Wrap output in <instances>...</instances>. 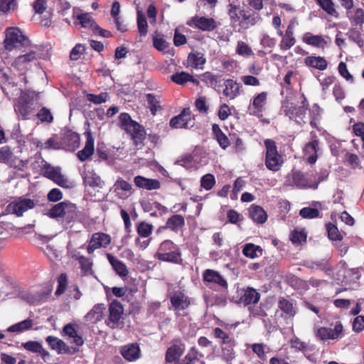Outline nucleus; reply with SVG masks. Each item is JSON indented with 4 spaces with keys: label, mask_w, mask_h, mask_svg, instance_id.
Segmentation results:
<instances>
[{
    "label": "nucleus",
    "mask_w": 364,
    "mask_h": 364,
    "mask_svg": "<svg viewBox=\"0 0 364 364\" xmlns=\"http://www.w3.org/2000/svg\"><path fill=\"white\" fill-rule=\"evenodd\" d=\"M242 254L250 259H255L262 256V249L253 243H247L242 247Z\"/></svg>",
    "instance_id": "nucleus-40"
},
{
    "label": "nucleus",
    "mask_w": 364,
    "mask_h": 364,
    "mask_svg": "<svg viewBox=\"0 0 364 364\" xmlns=\"http://www.w3.org/2000/svg\"><path fill=\"white\" fill-rule=\"evenodd\" d=\"M304 64L307 67L324 70L328 67V62L324 57L310 55L304 58Z\"/></svg>",
    "instance_id": "nucleus-28"
},
{
    "label": "nucleus",
    "mask_w": 364,
    "mask_h": 364,
    "mask_svg": "<svg viewBox=\"0 0 364 364\" xmlns=\"http://www.w3.org/2000/svg\"><path fill=\"white\" fill-rule=\"evenodd\" d=\"M309 102L304 95H301L299 100H293L286 97L282 101L281 114L288 117L289 120L302 126L307 122V110Z\"/></svg>",
    "instance_id": "nucleus-2"
},
{
    "label": "nucleus",
    "mask_w": 364,
    "mask_h": 364,
    "mask_svg": "<svg viewBox=\"0 0 364 364\" xmlns=\"http://www.w3.org/2000/svg\"><path fill=\"white\" fill-rule=\"evenodd\" d=\"M235 52L237 55L246 58L254 55V52L250 46L242 41H237Z\"/></svg>",
    "instance_id": "nucleus-50"
},
{
    "label": "nucleus",
    "mask_w": 364,
    "mask_h": 364,
    "mask_svg": "<svg viewBox=\"0 0 364 364\" xmlns=\"http://www.w3.org/2000/svg\"><path fill=\"white\" fill-rule=\"evenodd\" d=\"M203 277L205 282L217 284L224 289L228 288L227 281L217 271L206 269L203 273Z\"/></svg>",
    "instance_id": "nucleus-24"
},
{
    "label": "nucleus",
    "mask_w": 364,
    "mask_h": 364,
    "mask_svg": "<svg viewBox=\"0 0 364 364\" xmlns=\"http://www.w3.org/2000/svg\"><path fill=\"white\" fill-rule=\"evenodd\" d=\"M128 132L132 133V137L136 145L142 144L146 136V132L144 129L140 124L136 123L133 127H132V129L128 130Z\"/></svg>",
    "instance_id": "nucleus-47"
},
{
    "label": "nucleus",
    "mask_w": 364,
    "mask_h": 364,
    "mask_svg": "<svg viewBox=\"0 0 364 364\" xmlns=\"http://www.w3.org/2000/svg\"><path fill=\"white\" fill-rule=\"evenodd\" d=\"M260 298L259 294L253 288L248 287L240 296V303L245 306L256 304Z\"/></svg>",
    "instance_id": "nucleus-34"
},
{
    "label": "nucleus",
    "mask_w": 364,
    "mask_h": 364,
    "mask_svg": "<svg viewBox=\"0 0 364 364\" xmlns=\"http://www.w3.org/2000/svg\"><path fill=\"white\" fill-rule=\"evenodd\" d=\"M70 244V242L68 243V247H67L68 255L71 257L75 258L77 260H78L80 265V268L82 272H84L85 273L89 272L92 269V263L91 260L84 256L77 257V255L75 254V251L70 252V250H69Z\"/></svg>",
    "instance_id": "nucleus-43"
},
{
    "label": "nucleus",
    "mask_w": 364,
    "mask_h": 364,
    "mask_svg": "<svg viewBox=\"0 0 364 364\" xmlns=\"http://www.w3.org/2000/svg\"><path fill=\"white\" fill-rule=\"evenodd\" d=\"M107 97L108 95L107 92H102L99 95L88 94L87 95V99L88 101L95 105H100L105 102L107 100Z\"/></svg>",
    "instance_id": "nucleus-64"
},
{
    "label": "nucleus",
    "mask_w": 364,
    "mask_h": 364,
    "mask_svg": "<svg viewBox=\"0 0 364 364\" xmlns=\"http://www.w3.org/2000/svg\"><path fill=\"white\" fill-rule=\"evenodd\" d=\"M312 205L314 207H306L301 209L299 215L302 218L307 219L319 217V210L321 209V204L319 202H314Z\"/></svg>",
    "instance_id": "nucleus-39"
},
{
    "label": "nucleus",
    "mask_w": 364,
    "mask_h": 364,
    "mask_svg": "<svg viewBox=\"0 0 364 364\" xmlns=\"http://www.w3.org/2000/svg\"><path fill=\"white\" fill-rule=\"evenodd\" d=\"M268 94L267 92H262L255 95L250 101L247 112L250 115L262 116L267 105Z\"/></svg>",
    "instance_id": "nucleus-11"
},
{
    "label": "nucleus",
    "mask_w": 364,
    "mask_h": 364,
    "mask_svg": "<svg viewBox=\"0 0 364 364\" xmlns=\"http://www.w3.org/2000/svg\"><path fill=\"white\" fill-rule=\"evenodd\" d=\"M36 58L35 52H29L25 55H22L16 58L13 65L18 70H23L26 68V64L33 61Z\"/></svg>",
    "instance_id": "nucleus-42"
},
{
    "label": "nucleus",
    "mask_w": 364,
    "mask_h": 364,
    "mask_svg": "<svg viewBox=\"0 0 364 364\" xmlns=\"http://www.w3.org/2000/svg\"><path fill=\"white\" fill-rule=\"evenodd\" d=\"M35 207V201L30 198L19 197L11 201L6 207L9 213L21 217L25 212Z\"/></svg>",
    "instance_id": "nucleus-9"
},
{
    "label": "nucleus",
    "mask_w": 364,
    "mask_h": 364,
    "mask_svg": "<svg viewBox=\"0 0 364 364\" xmlns=\"http://www.w3.org/2000/svg\"><path fill=\"white\" fill-rule=\"evenodd\" d=\"M137 28L141 36H145L148 32V23L145 15L141 12L137 11Z\"/></svg>",
    "instance_id": "nucleus-52"
},
{
    "label": "nucleus",
    "mask_w": 364,
    "mask_h": 364,
    "mask_svg": "<svg viewBox=\"0 0 364 364\" xmlns=\"http://www.w3.org/2000/svg\"><path fill=\"white\" fill-rule=\"evenodd\" d=\"M63 144L68 151H73L80 146V136L73 132H68L63 138Z\"/></svg>",
    "instance_id": "nucleus-31"
},
{
    "label": "nucleus",
    "mask_w": 364,
    "mask_h": 364,
    "mask_svg": "<svg viewBox=\"0 0 364 364\" xmlns=\"http://www.w3.org/2000/svg\"><path fill=\"white\" fill-rule=\"evenodd\" d=\"M278 306L285 314L287 318H293L297 312L296 304L293 300L280 298L279 299Z\"/></svg>",
    "instance_id": "nucleus-26"
},
{
    "label": "nucleus",
    "mask_w": 364,
    "mask_h": 364,
    "mask_svg": "<svg viewBox=\"0 0 364 364\" xmlns=\"http://www.w3.org/2000/svg\"><path fill=\"white\" fill-rule=\"evenodd\" d=\"M36 117L42 122L51 123L53 120V117L50 110L46 107H43L38 112L36 111Z\"/></svg>",
    "instance_id": "nucleus-55"
},
{
    "label": "nucleus",
    "mask_w": 364,
    "mask_h": 364,
    "mask_svg": "<svg viewBox=\"0 0 364 364\" xmlns=\"http://www.w3.org/2000/svg\"><path fill=\"white\" fill-rule=\"evenodd\" d=\"M146 98L149 104L150 111L153 114H156V111L160 107L159 100L151 93L146 94Z\"/></svg>",
    "instance_id": "nucleus-60"
},
{
    "label": "nucleus",
    "mask_w": 364,
    "mask_h": 364,
    "mask_svg": "<svg viewBox=\"0 0 364 364\" xmlns=\"http://www.w3.org/2000/svg\"><path fill=\"white\" fill-rule=\"evenodd\" d=\"M215 183V177L210 173L205 174L201 178V186L205 190H210Z\"/></svg>",
    "instance_id": "nucleus-62"
},
{
    "label": "nucleus",
    "mask_w": 364,
    "mask_h": 364,
    "mask_svg": "<svg viewBox=\"0 0 364 364\" xmlns=\"http://www.w3.org/2000/svg\"><path fill=\"white\" fill-rule=\"evenodd\" d=\"M171 302L177 312L186 309L191 304L189 298L181 291L175 292L173 294L171 297Z\"/></svg>",
    "instance_id": "nucleus-25"
},
{
    "label": "nucleus",
    "mask_w": 364,
    "mask_h": 364,
    "mask_svg": "<svg viewBox=\"0 0 364 364\" xmlns=\"http://www.w3.org/2000/svg\"><path fill=\"white\" fill-rule=\"evenodd\" d=\"M132 188V186L128 183L127 181H124L122 178H119L114 183L112 190L116 193V196L119 198H125L127 197L125 194H124L121 191L124 192H130Z\"/></svg>",
    "instance_id": "nucleus-35"
},
{
    "label": "nucleus",
    "mask_w": 364,
    "mask_h": 364,
    "mask_svg": "<svg viewBox=\"0 0 364 364\" xmlns=\"http://www.w3.org/2000/svg\"><path fill=\"white\" fill-rule=\"evenodd\" d=\"M185 350V345L181 340H176L166 353L165 360L166 363H174L179 360Z\"/></svg>",
    "instance_id": "nucleus-20"
},
{
    "label": "nucleus",
    "mask_w": 364,
    "mask_h": 364,
    "mask_svg": "<svg viewBox=\"0 0 364 364\" xmlns=\"http://www.w3.org/2000/svg\"><path fill=\"white\" fill-rule=\"evenodd\" d=\"M193 122L189 109H184L178 116L174 117L170 121V126L172 128H185L193 127Z\"/></svg>",
    "instance_id": "nucleus-19"
},
{
    "label": "nucleus",
    "mask_w": 364,
    "mask_h": 364,
    "mask_svg": "<svg viewBox=\"0 0 364 364\" xmlns=\"http://www.w3.org/2000/svg\"><path fill=\"white\" fill-rule=\"evenodd\" d=\"M123 313V307L118 301H112L109 306V320L113 323L119 321Z\"/></svg>",
    "instance_id": "nucleus-46"
},
{
    "label": "nucleus",
    "mask_w": 364,
    "mask_h": 364,
    "mask_svg": "<svg viewBox=\"0 0 364 364\" xmlns=\"http://www.w3.org/2000/svg\"><path fill=\"white\" fill-rule=\"evenodd\" d=\"M319 6L328 15L337 18L338 13L335 8L333 0H316Z\"/></svg>",
    "instance_id": "nucleus-48"
},
{
    "label": "nucleus",
    "mask_w": 364,
    "mask_h": 364,
    "mask_svg": "<svg viewBox=\"0 0 364 364\" xmlns=\"http://www.w3.org/2000/svg\"><path fill=\"white\" fill-rule=\"evenodd\" d=\"M5 34L6 38L4 43L5 48L8 50L27 46L29 44L28 38L18 28H7L5 31Z\"/></svg>",
    "instance_id": "nucleus-6"
},
{
    "label": "nucleus",
    "mask_w": 364,
    "mask_h": 364,
    "mask_svg": "<svg viewBox=\"0 0 364 364\" xmlns=\"http://www.w3.org/2000/svg\"><path fill=\"white\" fill-rule=\"evenodd\" d=\"M153 46L159 51L164 53L168 52L169 43L161 35H156L153 38Z\"/></svg>",
    "instance_id": "nucleus-51"
},
{
    "label": "nucleus",
    "mask_w": 364,
    "mask_h": 364,
    "mask_svg": "<svg viewBox=\"0 0 364 364\" xmlns=\"http://www.w3.org/2000/svg\"><path fill=\"white\" fill-rule=\"evenodd\" d=\"M27 164L28 161L19 159L18 157L13 155L7 165L11 168L18 169L19 171H23L27 166Z\"/></svg>",
    "instance_id": "nucleus-61"
},
{
    "label": "nucleus",
    "mask_w": 364,
    "mask_h": 364,
    "mask_svg": "<svg viewBox=\"0 0 364 364\" xmlns=\"http://www.w3.org/2000/svg\"><path fill=\"white\" fill-rule=\"evenodd\" d=\"M107 258L118 275L120 277H126L128 275V269L122 261L119 260L109 253L107 254Z\"/></svg>",
    "instance_id": "nucleus-37"
},
{
    "label": "nucleus",
    "mask_w": 364,
    "mask_h": 364,
    "mask_svg": "<svg viewBox=\"0 0 364 364\" xmlns=\"http://www.w3.org/2000/svg\"><path fill=\"white\" fill-rule=\"evenodd\" d=\"M87 140L84 148L79 151L77 157L81 161L89 159L94 153V139L90 132H85Z\"/></svg>",
    "instance_id": "nucleus-27"
},
{
    "label": "nucleus",
    "mask_w": 364,
    "mask_h": 364,
    "mask_svg": "<svg viewBox=\"0 0 364 364\" xmlns=\"http://www.w3.org/2000/svg\"><path fill=\"white\" fill-rule=\"evenodd\" d=\"M154 226L146 222H141L138 224L136 232L139 235L135 240L136 245L141 250H145L151 242L149 236L152 233Z\"/></svg>",
    "instance_id": "nucleus-10"
},
{
    "label": "nucleus",
    "mask_w": 364,
    "mask_h": 364,
    "mask_svg": "<svg viewBox=\"0 0 364 364\" xmlns=\"http://www.w3.org/2000/svg\"><path fill=\"white\" fill-rule=\"evenodd\" d=\"M185 225L184 217L181 215H173L170 217L165 225L164 228H167L177 232L179 230L183 228Z\"/></svg>",
    "instance_id": "nucleus-36"
},
{
    "label": "nucleus",
    "mask_w": 364,
    "mask_h": 364,
    "mask_svg": "<svg viewBox=\"0 0 364 364\" xmlns=\"http://www.w3.org/2000/svg\"><path fill=\"white\" fill-rule=\"evenodd\" d=\"M62 336L71 341L77 346H82L84 344L82 336L80 331V326L75 322L65 325L61 331Z\"/></svg>",
    "instance_id": "nucleus-12"
},
{
    "label": "nucleus",
    "mask_w": 364,
    "mask_h": 364,
    "mask_svg": "<svg viewBox=\"0 0 364 364\" xmlns=\"http://www.w3.org/2000/svg\"><path fill=\"white\" fill-rule=\"evenodd\" d=\"M311 141L307 143L304 148V154L309 164H314L318 158L319 151V143L315 132L310 133Z\"/></svg>",
    "instance_id": "nucleus-17"
},
{
    "label": "nucleus",
    "mask_w": 364,
    "mask_h": 364,
    "mask_svg": "<svg viewBox=\"0 0 364 364\" xmlns=\"http://www.w3.org/2000/svg\"><path fill=\"white\" fill-rule=\"evenodd\" d=\"M38 94L30 90H21L18 97L14 100V109L18 120H31L40 107Z\"/></svg>",
    "instance_id": "nucleus-1"
},
{
    "label": "nucleus",
    "mask_w": 364,
    "mask_h": 364,
    "mask_svg": "<svg viewBox=\"0 0 364 364\" xmlns=\"http://www.w3.org/2000/svg\"><path fill=\"white\" fill-rule=\"evenodd\" d=\"M302 41L309 46L321 49H324L328 45L325 37L321 35H314L310 32H306L303 35Z\"/></svg>",
    "instance_id": "nucleus-22"
},
{
    "label": "nucleus",
    "mask_w": 364,
    "mask_h": 364,
    "mask_svg": "<svg viewBox=\"0 0 364 364\" xmlns=\"http://www.w3.org/2000/svg\"><path fill=\"white\" fill-rule=\"evenodd\" d=\"M187 24L193 28H198L203 31H212L217 28V22L213 18L208 17H192Z\"/></svg>",
    "instance_id": "nucleus-14"
},
{
    "label": "nucleus",
    "mask_w": 364,
    "mask_h": 364,
    "mask_svg": "<svg viewBox=\"0 0 364 364\" xmlns=\"http://www.w3.org/2000/svg\"><path fill=\"white\" fill-rule=\"evenodd\" d=\"M105 307L103 304H96L94 307L85 315V318L87 321L91 323H97L102 319L103 311Z\"/></svg>",
    "instance_id": "nucleus-38"
},
{
    "label": "nucleus",
    "mask_w": 364,
    "mask_h": 364,
    "mask_svg": "<svg viewBox=\"0 0 364 364\" xmlns=\"http://www.w3.org/2000/svg\"><path fill=\"white\" fill-rule=\"evenodd\" d=\"M328 238L331 240L341 241L343 239L342 235L338 231V228L331 223L326 225Z\"/></svg>",
    "instance_id": "nucleus-56"
},
{
    "label": "nucleus",
    "mask_w": 364,
    "mask_h": 364,
    "mask_svg": "<svg viewBox=\"0 0 364 364\" xmlns=\"http://www.w3.org/2000/svg\"><path fill=\"white\" fill-rule=\"evenodd\" d=\"M33 325V321L31 318L25 319L21 322L11 325L7 328L8 332L11 333H22L26 331L30 330Z\"/></svg>",
    "instance_id": "nucleus-41"
},
{
    "label": "nucleus",
    "mask_w": 364,
    "mask_h": 364,
    "mask_svg": "<svg viewBox=\"0 0 364 364\" xmlns=\"http://www.w3.org/2000/svg\"><path fill=\"white\" fill-rule=\"evenodd\" d=\"M188 61L191 67L196 69H203V65L205 63V59L200 53L190 54L188 55Z\"/></svg>",
    "instance_id": "nucleus-53"
},
{
    "label": "nucleus",
    "mask_w": 364,
    "mask_h": 364,
    "mask_svg": "<svg viewBox=\"0 0 364 364\" xmlns=\"http://www.w3.org/2000/svg\"><path fill=\"white\" fill-rule=\"evenodd\" d=\"M234 342L232 341L223 343L221 349V357L228 363L235 358Z\"/></svg>",
    "instance_id": "nucleus-44"
},
{
    "label": "nucleus",
    "mask_w": 364,
    "mask_h": 364,
    "mask_svg": "<svg viewBox=\"0 0 364 364\" xmlns=\"http://www.w3.org/2000/svg\"><path fill=\"white\" fill-rule=\"evenodd\" d=\"M346 14L352 26H362L364 24V10L363 9H352L346 12Z\"/></svg>",
    "instance_id": "nucleus-33"
},
{
    "label": "nucleus",
    "mask_w": 364,
    "mask_h": 364,
    "mask_svg": "<svg viewBox=\"0 0 364 364\" xmlns=\"http://www.w3.org/2000/svg\"><path fill=\"white\" fill-rule=\"evenodd\" d=\"M46 341L49 347L52 350H55L58 354H73L77 350L76 348L69 347L64 341L55 336H48Z\"/></svg>",
    "instance_id": "nucleus-18"
},
{
    "label": "nucleus",
    "mask_w": 364,
    "mask_h": 364,
    "mask_svg": "<svg viewBox=\"0 0 364 364\" xmlns=\"http://www.w3.org/2000/svg\"><path fill=\"white\" fill-rule=\"evenodd\" d=\"M296 43V38L287 37L286 36H283L282 40L279 44V47L281 50L285 51L289 50L292 46Z\"/></svg>",
    "instance_id": "nucleus-63"
},
{
    "label": "nucleus",
    "mask_w": 364,
    "mask_h": 364,
    "mask_svg": "<svg viewBox=\"0 0 364 364\" xmlns=\"http://www.w3.org/2000/svg\"><path fill=\"white\" fill-rule=\"evenodd\" d=\"M44 176L55 182L63 188H70L72 183L61 173V168L58 166L54 167L50 164H45L42 168Z\"/></svg>",
    "instance_id": "nucleus-8"
},
{
    "label": "nucleus",
    "mask_w": 364,
    "mask_h": 364,
    "mask_svg": "<svg viewBox=\"0 0 364 364\" xmlns=\"http://www.w3.org/2000/svg\"><path fill=\"white\" fill-rule=\"evenodd\" d=\"M122 357L129 362H133L140 358L141 350L136 343L124 345L119 348Z\"/></svg>",
    "instance_id": "nucleus-21"
},
{
    "label": "nucleus",
    "mask_w": 364,
    "mask_h": 364,
    "mask_svg": "<svg viewBox=\"0 0 364 364\" xmlns=\"http://www.w3.org/2000/svg\"><path fill=\"white\" fill-rule=\"evenodd\" d=\"M74 24L80 25L82 28L93 29L96 25L92 16L82 11L79 8H74L73 10Z\"/></svg>",
    "instance_id": "nucleus-15"
},
{
    "label": "nucleus",
    "mask_w": 364,
    "mask_h": 364,
    "mask_svg": "<svg viewBox=\"0 0 364 364\" xmlns=\"http://www.w3.org/2000/svg\"><path fill=\"white\" fill-rule=\"evenodd\" d=\"M223 95L230 100H234L242 92V85L232 79H228L224 82Z\"/></svg>",
    "instance_id": "nucleus-23"
},
{
    "label": "nucleus",
    "mask_w": 364,
    "mask_h": 364,
    "mask_svg": "<svg viewBox=\"0 0 364 364\" xmlns=\"http://www.w3.org/2000/svg\"><path fill=\"white\" fill-rule=\"evenodd\" d=\"M156 257L164 262L181 263L182 261L178 247L169 240H164L161 243Z\"/></svg>",
    "instance_id": "nucleus-4"
},
{
    "label": "nucleus",
    "mask_w": 364,
    "mask_h": 364,
    "mask_svg": "<svg viewBox=\"0 0 364 364\" xmlns=\"http://www.w3.org/2000/svg\"><path fill=\"white\" fill-rule=\"evenodd\" d=\"M84 183L91 187H99L102 185L100 177L90 167L86 168L82 174Z\"/></svg>",
    "instance_id": "nucleus-30"
},
{
    "label": "nucleus",
    "mask_w": 364,
    "mask_h": 364,
    "mask_svg": "<svg viewBox=\"0 0 364 364\" xmlns=\"http://www.w3.org/2000/svg\"><path fill=\"white\" fill-rule=\"evenodd\" d=\"M119 119L122 127H123L127 131L132 129V127L137 123L132 119L129 114L125 112L120 114Z\"/></svg>",
    "instance_id": "nucleus-57"
},
{
    "label": "nucleus",
    "mask_w": 364,
    "mask_h": 364,
    "mask_svg": "<svg viewBox=\"0 0 364 364\" xmlns=\"http://www.w3.org/2000/svg\"><path fill=\"white\" fill-rule=\"evenodd\" d=\"M13 152L9 146L0 148V163L8 164L13 156Z\"/></svg>",
    "instance_id": "nucleus-59"
},
{
    "label": "nucleus",
    "mask_w": 364,
    "mask_h": 364,
    "mask_svg": "<svg viewBox=\"0 0 364 364\" xmlns=\"http://www.w3.org/2000/svg\"><path fill=\"white\" fill-rule=\"evenodd\" d=\"M346 35L350 41L355 43L360 48H363L364 46V41L360 36V33L355 28H350Z\"/></svg>",
    "instance_id": "nucleus-58"
},
{
    "label": "nucleus",
    "mask_w": 364,
    "mask_h": 364,
    "mask_svg": "<svg viewBox=\"0 0 364 364\" xmlns=\"http://www.w3.org/2000/svg\"><path fill=\"white\" fill-rule=\"evenodd\" d=\"M228 14L233 22H237L241 18L246 19L247 17L245 11L242 10L240 6L230 2L229 4Z\"/></svg>",
    "instance_id": "nucleus-45"
},
{
    "label": "nucleus",
    "mask_w": 364,
    "mask_h": 364,
    "mask_svg": "<svg viewBox=\"0 0 364 364\" xmlns=\"http://www.w3.org/2000/svg\"><path fill=\"white\" fill-rule=\"evenodd\" d=\"M171 79L175 83L182 85L188 80H192V75L186 72L176 73L171 76Z\"/></svg>",
    "instance_id": "nucleus-54"
},
{
    "label": "nucleus",
    "mask_w": 364,
    "mask_h": 364,
    "mask_svg": "<svg viewBox=\"0 0 364 364\" xmlns=\"http://www.w3.org/2000/svg\"><path fill=\"white\" fill-rule=\"evenodd\" d=\"M286 184L294 186L299 188H314L316 189L318 183L313 182V175L303 173L298 171H292L287 176Z\"/></svg>",
    "instance_id": "nucleus-7"
},
{
    "label": "nucleus",
    "mask_w": 364,
    "mask_h": 364,
    "mask_svg": "<svg viewBox=\"0 0 364 364\" xmlns=\"http://www.w3.org/2000/svg\"><path fill=\"white\" fill-rule=\"evenodd\" d=\"M308 110L309 111V116L311 118L310 124L312 127L316 128L317 122L321 118L323 109L318 106V104L315 103Z\"/></svg>",
    "instance_id": "nucleus-49"
},
{
    "label": "nucleus",
    "mask_w": 364,
    "mask_h": 364,
    "mask_svg": "<svg viewBox=\"0 0 364 364\" xmlns=\"http://www.w3.org/2000/svg\"><path fill=\"white\" fill-rule=\"evenodd\" d=\"M249 215L257 224H263L267 219L266 211L259 205H252L249 208Z\"/></svg>",
    "instance_id": "nucleus-32"
},
{
    "label": "nucleus",
    "mask_w": 364,
    "mask_h": 364,
    "mask_svg": "<svg viewBox=\"0 0 364 364\" xmlns=\"http://www.w3.org/2000/svg\"><path fill=\"white\" fill-rule=\"evenodd\" d=\"M343 326L340 322H337L333 328L321 327L315 331V335L320 341L336 340L343 336Z\"/></svg>",
    "instance_id": "nucleus-13"
},
{
    "label": "nucleus",
    "mask_w": 364,
    "mask_h": 364,
    "mask_svg": "<svg viewBox=\"0 0 364 364\" xmlns=\"http://www.w3.org/2000/svg\"><path fill=\"white\" fill-rule=\"evenodd\" d=\"M111 242V237L105 233L96 232L94 233L90 240L87 247L89 254H92L95 250L106 247Z\"/></svg>",
    "instance_id": "nucleus-16"
},
{
    "label": "nucleus",
    "mask_w": 364,
    "mask_h": 364,
    "mask_svg": "<svg viewBox=\"0 0 364 364\" xmlns=\"http://www.w3.org/2000/svg\"><path fill=\"white\" fill-rule=\"evenodd\" d=\"M48 215L53 219L62 218L63 227L64 229H68L73 226V223L77 219V207L69 201H63L53 205L48 211Z\"/></svg>",
    "instance_id": "nucleus-3"
},
{
    "label": "nucleus",
    "mask_w": 364,
    "mask_h": 364,
    "mask_svg": "<svg viewBox=\"0 0 364 364\" xmlns=\"http://www.w3.org/2000/svg\"><path fill=\"white\" fill-rule=\"evenodd\" d=\"M264 146L266 148V167L272 171H278L281 168L284 161L282 155L277 151L275 142L272 139H266Z\"/></svg>",
    "instance_id": "nucleus-5"
},
{
    "label": "nucleus",
    "mask_w": 364,
    "mask_h": 364,
    "mask_svg": "<svg viewBox=\"0 0 364 364\" xmlns=\"http://www.w3.org/2000/svg\"><path fill=\"white\" fill-rule=\"evenodd\" d=\"M134 181L137 187L146 190H156L160 188V182L156 179L146 178L141 176H137L134 177Z\"/></svg>",
    "instance_id": "nucleus-29"
}]
</instances>
